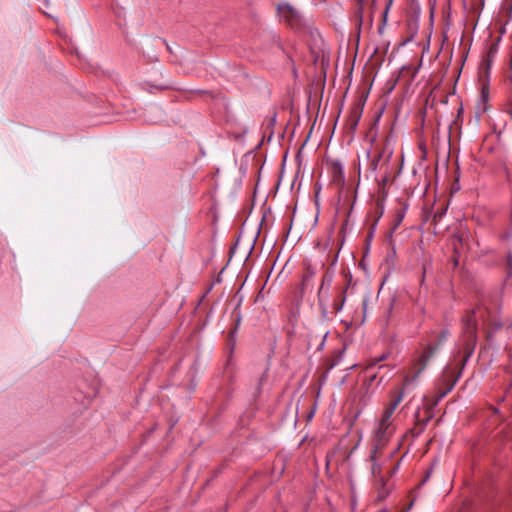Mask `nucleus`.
Segmentation results:
<instances>
[{"label": "nucleus", "mask_w": 512, "mask_h": 512, "mask_svg": "<svg viewBox=\"0 0 512 512\" xmlns=\"http://www.w3.org/2000/svg\"><path fill=\"white\" fill-rule=\"evenodd\" d=\"M446 337V333H443L435 345H428L423 353L415 360L410 372L406 375L403 387L398 391L390 392V402L384 409L374 437V448L383 449L389 438L393 435L395 428L391 418L394 411L403 400L405 386L416 380L420 373L425 369L428 361L434 356L438 347L445 341Z\"/></svg>", "instance_id": "nucleus-1"}, {"label": "nucleus", "mask_w": 512, "mask_h": 512, "mask_svg": "<svg viewBox=\"0 0 512 512\" xmlns=\"http://www.w3.org/2000/svg\"><path fill=\"white\" fill-rule=\"evenodd\" d=\"M388 460V457H383L382 449L373 448L372 453L370 455L371 465V473L375 478V485L378 490V498L384 499L388 490L385 489V481L387 477L391 476L396 467L389 468L385 466V462Z\"/></svg>", "instance_id": "nucleus-2"}, {"label": "nucleus", "mask_w": 512, "mask_h": 512, "mask_svg": "<svg viewBox=\"0 0 512 512\" xmlns=\"http://www.w3.org/2000/svg\"><path fill=\"white\" fill-rule=\"evenodd\" d=\"M463 326L465 336L469 340L475 341L477 322L475 319L474 311L468 313L466 317L463 319Z\"/></svg>", "instance_id": "nucleus-3"}, {"label": "nucleus", "mask_w": 512, "mask_h": 512, "mask_svg": "<svg viewBox=\"0 0 512 512\" xmlns=\"http://www.w3.org/2000/svg\"><path fill=\"white\" fill-rule=\"evenodd\" d=\"M280 13L290 25H294L299 21L297 11L289 5L280 7Z\"/></svg>", "instance_id": "nucleus-4"}, {"label": "nucleus", "mask_w": 512, "mask_h": 512, "mask_svg": "<svg viewBox=\"0 0 512 512\" xmlns=\"http://www.w3.org/2000/svg\"><path fill=\"white\" fill-rule=\"evenodd\" d=\"M314 275L315 271L311 267L306 266L301 280L302 290H307L309 282L313 279Z\"/></svg>", "instance_id": "nucleus-5"}, {"label": "nucleus", "mask_w": 512, "mask_h": 512, "mask_svg": "<svg viewBox=\"0 0 512 512\" xmlns=\"http://www.w3.org/2000/svg\"><path fill=\"white\" fill-rule=\"evenodd\" d=\"M360 116H361V111L358 108L353 109V111L351 112L350 118H349V121H350L352 127H355L357 125V123L360 119Z\"/></svg>", "instance_id": "nucleus-6"}, {"label": "nucleus", "mask_w": 512, "mask_h": 512, "mask_svg": "<svg viewBox=\"0 0 512 512\" xmlns=\"http://www.w3.org/2000/svg\"><path fill=\"white\" fill-rule=\"evenodd\" d=\"M326 282H328V283H330V282H331V276H330V275H325V276H324V278H323V280H322V285H321L320 290H319V293H320V294L322 293V291H323V289H324V285H325V283H326Z\"/></svg>", "instance_id": "nucleus-7"}, {"label": "nucleus", "mask_w": 512, "mask_h": 512, "mask_svg": "<svg viewBox=\"0 0 512 512\" xmlns=\"http://www.w3.org/2000/svg\"><path fill=\"white\" fill-rule=\"evenodd\" d=\"M380 158H381V154H378L371 162V166L373 168V170H376L377 169V165L380 161Z\"/></svg>", "instance_id": "nucleus-8"}, {"label": "nucleus", "mask_w": 512, "mask_h": 512, "mask_svg": "<svg viewBox=\"0 0 512 512\" xmlns=\"http://www.w3.org/2000/svg\"><path fill=\"white\" fill-rule=\"evenodd\" d=\"M344 301H345V296H344V295H342V299H341V303H340V305H337V306L335 307L336 311H338V310H340V309H341V307H342V305H343Z\"/></svg>", "instance_id": "nucleus-9"}, {"label": "nucleus", "mask_w": 512, "mask_h": 512, "mask_svg": "<svg viewBox=\"0 0 512 512\" xmlns=\"http://www.w3.org/2000/svg\"><path fill=\"white\" fill-rule=\"evenodd\" d=\"M361 12H362V4L360 5V7L357 10V14H358L359 18H361Z\"/></svg>", "instance_id": "nucleus-10"}, {"label": "nucleus", "mask_w": 512, "mask_h": 512, "mask_svg": "<svg viewBox=\"0 0 512 512\" xmlns=\"http://www.w3.org/2000/svg\"><path fill=\"white\" fill-rule=\"evenodd\" d=\"M391 3H392V0H389V3H388V5H387V7H386V11H385L384 17H386L387 11H388V9H389V7H390Z\"/></svg>", "instance_id": "nucleus-11"}, {"label": "nucleus", "mask_w": 512, "mask_h": 512, "mask_svg": "<svg viewBox=\"0 0 512 512\" xmlns=\"http://www.w3.org/2000/svg\"><path fill=\"white\" fill-rule=\"evenodd\" d=\"M456 239H457V241H458L459 243H461V242H462V238H461L460 236H457V237H456Z\"/></svg>", "instance_id": "nucleus-12"}, {"label": "nucleus", "mask_w": 512, "mask_h": 512, "mask_svg": "<svg viewBox=\"0 0 512 512\" xmlns=\"http://www.w3.org/2000/svg\"><path fill=\"white\" fill-rule=\"evenodd\" d=\"M399 222H400V220L395 224L393 229H395L397 226H399Z\"/></svg>", "instance_id": "nucleus-13"}]
</instances>
